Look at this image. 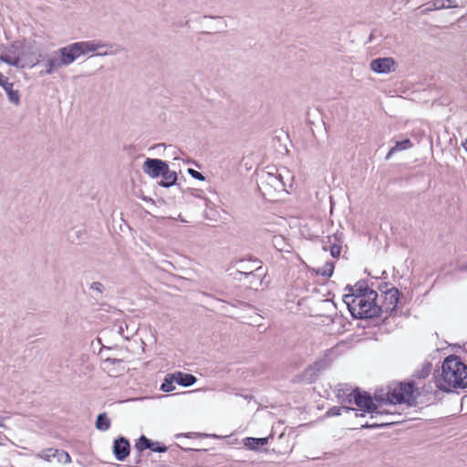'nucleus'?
<instances>
[{"label": "nucleus", "instance_id": "1", "mask_svg": "<svg viewBox=\"0 0 467 467\" xmlns=\"http://www.w3.org/2000/svg\"><path fill=\"white\" fill-rule=\"evenodd\" d=\"M294 176L285 167L268 166L257 173V186L265 199L275 202L292 187Z\"/></svg>", "mask_w": 467, "mask_h": 467}, {"label": "nucleus", "instance_id": "2", "mask_svg": "<svg viewBox=\"0 0 467 467\" xmlns=\"http://www.w3.org/2000/svg\"><path fill=\"white\" fill-rule=\"evenodd\" d=\"M435 387L443 391L467 387V366L458 357H447L441 366V372L435 377Z\"/></svg>", "mask_w": 467, "mask_h": 467}, {"label": "nucleus", "instance_id": "3", "mask_svg": "<svg viewBox=\"0 0 467 467\" xmlns=\"http://www.w3.org/2000/svg\"><path fill=\"white\" fill-rule=\"evenodd\" d=\"M378 293L369 291L362 296H350L343 299L351 315L357 318H372L381 315V307L376 304Z\"/></svg>", "mask_w": 467, "mask_h": 467}, {"label": "nucleus", "instance_id": "4", "mask_svg": "<svg viewBox=\"0 0 467 467\" xmlns=\"http://www.w3.org/2000/svg\"><path fill=\"white\" fill-rule=\"evenodd\" d=\"M235 273L233 274L235 279L243 281V277H256V280H250L249 286L257 288L262 284V277L265 273L257 260H239L234 264Z\"/></svg>", "mask_w": 467, "mask_h": 467}, {"label": "nucleus", "instance_id": "5", "mask_svg": "<svg viewBox=\"0 0 467 467\" xmlns=\"http://www.w3.org/2000/svg\"><path fill=\"white\" fill-rule=\"evenodd\" d=\"M72 63L73 61L67 47H63L44 57L39 65L44 67L41 74L51 75L59 68L67 67Z\"/></svg>", "mask_w": 467, "mask_h": 467}, {"label": "nucleus", "instance_id": "6", "mask_svg": "<svg viewBox=\"0 0 467 467\" xmlns=\"http://www.w3.org/2000/svg\"><path fill=\"white\" fill-rule=\"evenodd\" d=\"M352 401H354L355 404L361 410L369 412L370 419H377L378 417L383 416V412L381 411V410H379L377 405L372 400L371 397L366 392L361 393L360 391H358V389L353 390V392L350 393L348 398V403H352Z\"/></svg>", "mask_w": 467, "mask_h": 467}, {"label": "nucleus", "instance_id": "7", "mask_svg": "<svg viewBox=\"0 0 467 467\" xmlns=\"http://www.w3.org/2000/svg\"><path fill=\"white\" fill-rule=\"evenodd\" d=\"M37 56V48L32 43H26L21 41V49L19 50V60L20 65L17 68L34 67L40 64V60Z\"/></svg>", "mask_w": 467, "mask_h": 467}, {"label": "nucleus", "instance_id": "8", "mask_svg": "<svg viewBox=\"0 0 467 467\" xmlns=\"http://www.w3.org/2000/svg\"><path fill=\"white\" fill-rule=\"evenodd\" d=\"M414 385L410 382L400 383L387 394L389 403L395 405L409 402L413 398Z\"/></svg>", "mask_w": 467, "mask_h": 467}, {"label": "nucleus", "instance_id": "9", "mask_svg": "<svg viewBox=\"0 0 467 467\" xmlns=\"http://www.w3.org/2000/svg\"><path fill=\"white\" fill-rule=\"evenodd\" d=\"M95 41L96 40L75 42L66 46L72 61L74 62L80 56H85L88 53H92L95 55Z\"/></svg>", "mask_w": 467, "mask_h": 467}, {"label": "nucleus", "instance_id": "10", "mask_svg": "<svg viewBox=\"0 0 467 467\" xmlns=\"http://www.w3.org/2000/svg\"><path fill=\"white\" fill-rule=\"evenodd\" d=\"M21 49V41H14L8 47H5L0 54V60L7 65L17 67L20 65L19 50Z\"/></svg>", "mask_w": 467, "mask_h": 467}, {"label": "nucleus", "instance_id": "11", "mask_svg": "<svg viewBox=\"0 0 467 467\" xmlns=\"http://www.w3.org/2000/svg\"><path fill=\"white\" fill-rule=\"evenodd\" d=\"M168 163L160 159L147 158L142 164V171L152 179L159 178Z\"/></svg>", "mask_w": 467, "mask_h": 467}, {"label": "nucleus", "instance_id": "12", "mask_svg": "<svg viewBox=\"0 0 467 467\" xmlns=\"http://www.w3.org/2000/svg\"><path fill=\"white\" fill-rule=\"evenodd\" d=\"M327 360L326 358H319L313 365L309 366L301 375V381L305 383H312L316 380L318 372L327 367Z\"/></svg>", "mask_w": 467, "mask_h": 467}, {"label": "nucleus", "instance_id": "13", "mask_svg": "<svg viewBox=\"0 0 467 467\" xmlns=\"http://www.w3.org/2000/svg\"><path fill=\"white\" fill-rule=\"evenodd\" d=\"M400 292L397 288L392 287L385 292L383 303L381 307V313L386 312L391 314L397 307L400 300Z\"/></svg>", "mask_w": 467, "mask_h": 467}, {"label": "nucleus", "instance_id": "14", "mask_svg": "<svg viewBox=\"0 0 467 467\" xmlns=\"http://www.w3.org/2000/svg\"><path fill=\"white\" fill-rule=\"evenodd\" d=\"M395 62L391 57L377 58L370 62V69L379 74L394 71Z\"/></svg>", "mask_w": 467, "mask_h": 467}, {"label": "nucleus", "instance_id": "15", "mask_svg": "<svg viewBox=\"0 0 467 467\" xmlns=\"http://www.w3.org/2000/svg\"><path fill=\"white\" fill-rule=\"evenodd\" d=\"M130 445L124 437H119L114 441L113 453L118 461H124L130 454Z\"/></svg>", "mask_w": 467, "mask_h": 467}, {"label": "nucleus", "instance_id": "16", "mask_svg": "<svg viewBox=\"0 0 467 467\" xmlns=\"http://www.w3.org/2000/svg\"><path fill=\"white\" fill-rule=\"evenodd\" d=\"M0 86L5 89L9 102L19 105L20 103V95L19 91L17 89H14V83L9 82L8 78H5L1 72H0Z\"/></svg>", "mask_w": 467, "mask_h": 467}, {"label": "nucleus", "instance_id": "17", "mask_svg": "<svg viewBox=\"0 0 467 467\" xmlns=\"http://www.w3.org/2000/svg\"><path fill=\"white\" fill-rule=\"evenodd\" d=\"M383 412L382 417H378L377 419H370L371 422L367 421L365 424H362V428L366 429H373L379 428L386 425H390L395 423L396 421L392 419L395 414L389 410H381Z\"/></svg>", "mask_w": 467, "mask_h": 467}, {"label": "nucleus", "instance_id": "18", "mask_svg": "<svg viewBox=\"0 0 467 467\" xmlns=\"http://www.w3.org/2000/svg\"><path fill=\"white\" fill-rule=\"evenodd\" d=\"M96 45V56H113L117 55L121 51V48L116 45L102 43L100 41H95Z\"/></svg>", "mask_w": 467, "mask_h": 467}, {"label": "nucleus", "instance_id": "19", "mask_svg": "<svg viewBox=\"0 0 467 467\" xmlns=\"http://www.w3.org/2000/svg\"><path fill=\"white\" fill-rule=\"evenodd\" d=\"M160 177H161V180L159 182V184L165 188L173 186L178 180L176 171H171L169 165L166 166V169L163 170Z\"/></svg>", "mask_w": 467, "mask_h": 467}, {"label": "nucleus", "instance_id": "20", "mask_svg": "<svg viewBox=\"0 0 467 467\" xmlns=\"http://www.w3.org/2000/svg\"><path fill=\"white\" fill-rule=\"evenodd\" d=\"M349 293L344 296L343 299H347V297H354V296H362L368 294L369 291H374L368 287L365 283H357L354 286L348 288Z\"/></svg>", "mask_w": 467, "mask_h": 467}, {"label": "nucleus", "instance_id": "21", "mask_svg": "<svg viewBox=\"0 0 467 467\" xmlns=\"http://www.w3.org/2000/svg\"><path fill=\"white\" fill-rule=\"evenodd\" d=\"M173 379H175L176 383L184 387H190L193 385L197 379L192 374H185L182 372H176L172 374Z\"/></svg>", "mask_w": 467, "mask_h": 467}, {"label": "nucleus", "instance_id": "22", "mask_svg": "<svg viewBox=\"0 0 467 467\" xmlns=\"http://www.w3.org/2000/svg\"><path fill=\"white\" fill-rule=\"evenodd\" d=\"M412 147V143L409 139H405L401 141H397L395 146L392 147L389 152L387 153L385 159L389 160L394 153L400 150H405L410 149Z\"/></svg>", "mask_w": 467, "mask_h": 467}, {"label": "nucleus", "instance_id": "23", "mask_svg": "<svg viewBox=\"0 0 467 467\" xmlns=\"http://www.w3.org/2000/svg\"><path fill=\"white\" fill-rule=\"evenodd\" d=\"M350 411H356V410L351 408V407H348V406H341V407L335 406V407L330 408L327 411V417H334V416L341 415L342 412L349 413ZM355 415L357 417L364 416V413L358 414V412H355Z\"/></svg>", "mask_w": 467, "mask_h": 467}, {"label": "nucleus", "instance_id": "24", "mask_svg": "<svg viewBox=\"0 0 467 467\" xmlns=\"http://www.w3.org/2000/svg\"><path fill=\"white\" fill-rule=\"evenodd\" d=\"M268 443V438H246L244 445L251 449L256 450L260 446H265Z\"/></svg>", "mask_w": 467, "mask_h": 467}, {"label": "nucleus", "instance_id": "25", "mask_svg": "<svg viewBox=\"0 0 467 467\" xmlns=\"http://www.w3.org/2000/svg\"><path fill=\"white\" fill-rule=\"evenodd\" d=\"M110 420L107 416L106 413H100L97 417L96 420V428L99 431H108L110 428Z\"/></svg>", "mask_w": 467, "mask_h": 467}, {"label": "nucleus", "instance_id": "26", "mask_svg": "<svg viewBox=\"0 0 467 467\" xmlns=\"http://www.w3.org/2000/svg\"><path fill=\"white\" fill-rule=\"evenodd\" d=\"M89 290L92 293V296L96 299H101L105 292V285L100 282H92L89 285Z\"/></svg>", "mask_w": 467, "mask_h": 467}, {"label": "nucleus", "instance_id": "27", "mask_svg": "<svg viewBox=\"0 0 467 467\" xmlns=\"http://www.w3.org/2000/svg\"><path fill=\"white\" fill-rule=\"evenodd\" d=\"M154 445H156L154 442H152L150 440H149L148 438H146L145 436L142 435L140 437V439L136 442L135 448L138 451H142L146 449L152 448V446H154Z\"/></svg>", "mask_w": 467, "mask_h": 467}, {"label": "nucleus", "instance_id": "28", "mask_svg": "<svg viewBox=\"0 0 467 467\" xmlns=\"http://www.w3.org/2000/svg\"><path fill=\"white\" fill-rule=\"evenodd\" d=\"M176 382L175 379L172 378V374L167 375L164 381L162 382L161 386V389L164 392H170L172 391L175 387L173 383Z\"/></svg>", "mask_w": 467, "mask_h": 467}, {"label": "nucleus", "instance_id": "29", "mask_svg": "<svg viewBox=\"0 0 467 467\" xmlns=\"http://www.w3.org/2000/svg\"><path fill=\"white\" fill-rule=\"evenodd\" d=\"M55 458L58 462L61 463H70L71 462V457L70 455L62 450L55 449Z\"/></svg>", "mask_w": 467, "mask_h": 467}, {"label": "nucleus", "instance_id": "30", "mask_svg": "<svg viewBox=\"0 0 467 467\" xmlns=\"http://www.w3.org/2000/svg\"><path fill=\"white\" fill-rule=\"evenodd\" d=\"M37 457L47 462H51L55 456V448H47L40 451Z\"/></svg>", "mask_w": 467, "mask_h": 467}, {"label": "nucleus", "instance_id": "31", "mask_svg": "<svg viewBox=\"0 0 467 467\" xmlns=\"http://www.w3.org/2000/svg\"><path fill=\"white\" fill-rule=\"evenodd\" d=\"M334 271V264L332 262H327L322 267L317 270V274L323 276H331Z\"/></svg>", "mask_w": 467, "mask_h": 467}, {"label": "nucleus", "instance_id": "32", "mask_svg": "<svg viewBox=\"0 0 467 467\" xmlns=\"http://www.w3.org/2000/svg\"><path fill=\"white\" fill-rule=\"evenodd\" d=\"M431 5V6L429 8L430 10H440L446 8L445 0H433Z\"/></svg>", "mask_w": 467, "mask_h": 467}, {"label": "nucleus", "instance_id": "33", "mask_svg": "<svg viewBox=\"0 0 467 467\" xmlns=\"http://www.w3.org/2000/svg\"><path fill=\"white\" fill-rule=\"evenodd\" d=\"M188 173L194 179H197L199 181H204V176L201 172L193 169H188Z\"/></svg>", "mask_w": 467, "mask_h": 467}, {"label": "nucleus", "instance_id": "34", "mask_svg": "<svg viewBox=\"0 0 467 467\" xmlns=\"http://www.w3.org/2000/svg\"><path fill=\"white\" fill-rule=\"evenodd\" d=\"M341 252V246L338 244H333L330 246V254L333 257L339 256Z\"/></svg>", "mask_w": 467, "mask_h": 467}, {"label": "nucleus", "instance_id": "35", "mask_svg": "<svg viewBox=\"0 0 467 467\" xmlns=\"http://www.w3.org/2000/svg\"><path fill=\"white\" fill-rule=\"evenodd\" d=\"M156 445L152 446L150 448L151 451H157V452H165L167 451V447L165 445H160L158 442H154Z\"/></svg>", "mask_w": 467, "mask_h": 467}, {"label": "nucleus", "instance_id": "36", "mask_svg": "<svg viewBox=\"0 0 467 467\" xmlns=\"http://www.w3.org/2000/svg\"><path fill=\"white\" fill-rule=\"evenodd\" d=\"M446 8H454L458 6V4L455 0H445Z\"/></svg>", "mask_w": 467, "mask_h": 467}, {"label": "nucleus", "instance_id": "37", "mask_svg": "<svg viewBox=\"0 0 467 467\" xmlns=\"http://www.w3.org/2000/svg\"><path fill=\"white\" fill-rule=\"evenodd\" d=\"M250 280H256V277H243V281H246L247 285H249Z\"/></svg>", "mask_w": 467, "mask_h": 467}, {"label": "nucleus", "instance_id": "38", "mask_svg": "<svg viewBox=\"0 0 467 467\" xmlns=\"http://www.w3.org/2000/svg\"><path fill=\"white\" fill-rule=\"evenodd\" d=\"M116 361H119V360H116V359H112V358H107L105 362L107 363H110V364H114Z\"/></svg>", "mask_w": 467, "mask_h": 467}, {"label": "nucleus", "instance_id": "39", "mask_svg": "<svg viewBox=\"0 0 467 467\" xmlns=\"http://www.w3.org/2000/svg\"><path fill=\"white\" fill-rule=\"evenodd\" d=\"M0 427L5 428V425L2 422V418L0 417Z\"/></svg>", "mask_w": 467, "mask_h": 467}, {"label": "nucleus", "instance_id": "40", "mask_svg": "<svg viewBox=\"0 0 467 467\" xmlns=\"http://www.w3.org/2000/svg\"><path fill=\"white\" fill-rule=\"evenodd\" d=\"M4 48H5V47H0V54L3 52Z\"/></svg>", "mask_w": 467, "mask_h": 467}]
</instances>
